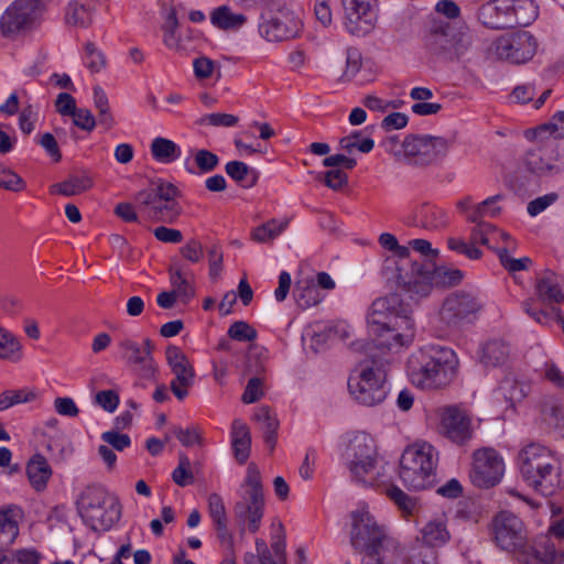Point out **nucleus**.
Returning <instances> with one entry per match:
<instances>
[{
    "mask_svg": "<svg viewBox=\"0 0 564 564\" xmlns=\"http://www.w3.org/2000/svg\"><path fill=\"white\" fill-rule=\"evenodd\" d=\"M410 304L398 293L377 299L367 317L372 345L378 349L398 351L414 339Z\"/></svg>",
    "mask_w": 564,
    "mask_h": 564,
    "instance_id": "f257e3e1",
    "label": "nucleus"
},
{
    "mask_svg": "<svg viewBox=\"0 0 564 564\" xmlns=\"http://www.w3.org/2000/svg\"><path fill=\"white\" fill-rule=\"evenodd\" d=\"M458 361L453 349L441 346H425L408 359V375L411 382L422 389H438L447 386L455 377Z\"/></svg>",
    "mask_w": 564,
    "mask_h": 564,
    "instance_id": "f03ea898",
    "label": "nucleus"
},
{
    "mask_svg": "<svg viewBox=\"0 0 564 564\" xmlns=\"http://www.w3.org/2000/svg\"><path fill=\"white\" fill-rule=\"evenodd\" d=\"M350 543L357 552L362 553L361 564H391L398 550L397 542L368 511L352 514Z\"/></svg>",
    "mask_w": 564,
    "mask_h": 564,
    "instance_id": "7ed1b4c3",
    "label": "nucleus"
},
{
    "mask_svg": "<svg viewBox=\"0 0 564 564\" xmlns=\"http://www.w3.org/2000/svg\"><path fill=\"white\" fill-rule=\"evenodd\" d=\"M522 479L544 497L552 495L560 485L561 464L547 447L531 443L518 455Z\"/></svg>",
    "mask_w": 564,
    "mask_h": 564,
    "instance_id": "20e7f679",
    "label": "nucleus"
},
{
    "mask_svg": "<svg viewBox=\"0 0 564 564\" xmlns=\"http://www.w3.org/2000/svg\"><path fill=\"white\" fill-rule=\"evenodd\" d=\"M397 283L404 290L410 299L426 297L434 286H454L462 282L464 273L459 269L436 265L431 261L419 262L412 260L411 269L402 274L398 268Z\"/></svg>",
    "mask_w": 564,
    "mask_h": 564,
    "instance_id": "39448f33",
    "label": "nucleus"
},
{
    "mask_svg": "<svg viewBox=\"0 0 564 564\" xmlns=\"http://www.w3.org/2000/svg\"><path fill=\"white\" fill-rule=\"evenodd\" d=\"M388 365L387 360L376 355L360 361L359 369H356L348 379L349 393L358 403L373 406L387 398Z\"/></svg>",
    "mask_w": 564,
    "mask_h": 564,
    "instance_id": "423d86ee",
    "label": "nucleus"
},
{
    "mask_svg": "<svg viewBox=\"0 0 564 564\" xmlns=\"http://www.w3.org/2000/svg\"><path fill=\"white\" fill-rule=\"evenodd\" d=\"M437 460V452L431 444L410 445L401 455L399 478L408 489L424 490L435 481Z\"/></svg>",
    "mask_w": 564,
    "mask_h": 564,
    "instance_id": "0eeeda50",
    "label": "nucleus"
},
{
    "mask_svg": "<svg viewBox=\"0 0 564 564\" xmlns=\"http://www.w3.org/2000/svg\"><path fill=\"white\" fill-rule=\"evenodd\" d=\"M80 517L93 530H109L120 520L121 505L101 486L86 487L77 499Z\"/></svg>",
    "mask_w": 564,
    "mask_h": 564,
    "instance_id": "6e6552de",
    "label": "nucleus"
},
{
    "mask_svg": "<svg viewBox=\"0 0 564 564\" xmlns=\"http://www.w3.org/2000/svg\"><path fill=\"white\" fill-rule=\"evenodd\" d=\"M264 496L261 474L254 463L247 468L246 478L240 487L239 500L235 503L234 514L240 527L248 524L250 532L259 530L263 517Z\"/></svg>",
    "mask_w": 564,
    "mask_h": 564,
    "instance_id": "1a4fd4ad",
    "label": "nucleus"
},
{
    "mask_svg": "<svg viewBox=\"0 0 564 564\" xmlns=\"http://www.w3.org/2000/svg\"><path fill=\"white\" fill-rule=\"evenodd\" d=\"M180 189L172 183L159 182L153 186L139 191L134 199L140 208H149L150 216L162 223L173 224L182 214L177 202Z\"/></svg>",
    "mask_w": 564,
    "mask_h": 564,
    "instance_id": "9d476101",
    "label": "nucleus"
},
{
    "mask_svg": "<svg viewBox=\"0 0 564 564\" xmlns=\"http://www.w3.org/2000/svg\"><path fill=\"white\" fill-rule=\"evenodd\" d=\"M118 348L121 359L140 379L156 382L159 366L153 357L155 345L150 338H144L142 344L123 338Z\"/></svg>",
    "mask_w": 564,
    "mask_h": 564,
    "instance_id": "9b49d317",
    "label": "nucleus"
},
{
    "mask_svg": "<svg viewBox=\"0 0 564 564\" xmlns=\"http://www.w3.org/2000/svg\"><path fill=\"white\" fill-rule=\"evenodd\" d=\"M426 46L440 55H462L470 45L467 32L457 30L451 22L434 20L425 37Z\"/></svg>",
    "mask_w": 564,
    "mask_h": 564,
    "instance_id": "f8f14e48",
    "label": "nucleus"
},
{
    "mask_svg": "<svg viewBox=\"0 0 564 564\" xmlns=\"http://www.w3.org/2000/svg\"><path fill=\"white\" fill-rule=\"evenodd\" d=\"M41 15L39 0H15L0 18L3 36L13 37L32 30Z\"/></svg>",
    "mask_w": 564,
    "mask_h": 564,
    "instance_id": "ddd939ff",
    "label": "nucleus"
},
{
    "mask_svg": "<svg viewBox=\"0 0 564 564\" xmlns=\"http://www.w3.org/2000/svg\"><path fill=\"white\" fill-rule=\"evenodd\" d=\"M448 150L444 138L409 135L403 140L402 161L415 166H427L443 158Z\"/></svg>",
    "mask_w": 564,
    "mask_h": 564,
    "instance_id": "4468645a",
    "label": "nucleus"
},
{
    "mask_svg": "<svg viewBox=\"0 0 564 564\" xmlns=\"http://www.w3.org/2000/svg\"><path fill=\"white\" fill-rule=\"evenodd\" d=\"M494 539L497 545L506 551H524L527 531L520 518L509 511L499 512L491 523Z\"/></svg>",
    "mask_w": 564,
    "mask_h": 564,
    "instance_id": "2eb2a0df",
    "label": "nucleus"
},
{
    "mask_svg": "<svg viewBox=\"0 0 564 564\" xmlns=\"http://www.w3.org/2000/svg\"><path fill=\"white\" fill-rule=\"evenodd\" d=\"M482 307L484 303L476 294L458 291L445 299L440 314L448 326H458L473 322Z\"/></svg>",
    "mask_w": 564,
    "mask_h": 564,
    "instance_id": "dca6fc26",
    "label": "nucleus"
},
{
    "mask_svg": "<svg viewBox=\"0 0 564 564\" xmlns=\"http://www.w3.org/2000/svg\"><path fill=\"white\" fill-rule=\"evenodd\" d=\"M494 47L499 59L519 65L527 63L535 55L538 42L531 33L520 31L500 36Z\"/></svg>",
    "mask_w": 564,
    "mask_h": 564,
    "instance_id": "f3484780",
    "label": "nucleus"
},
{
    "mask_svg": "<svg viewBox=\"0 0 564 564\" xmlns=\"http://www.w3.org/2000/svg\"><path fill=\"white\" fill-rule=\"evenodd\" d=\"M503 473V459L494 448H481L474 453L470 479L475 486L494 487L501 480Z\"/></svg>",
    "mask_w": 564,
    "mask_h": 564,
    "instance_id": "a211bd4d",
    "label": "nucleus"
},
{
    "mask_svg": "<svg viewBox=\"0 0 564 564\" xmlns=\"http://www.w3.org/2000/svg\"><path fill=\"white\" fill-rule=\"evenodd\" d=\"M301 29L300 19L285 3H278L270 19L260 24L261 35L270 42L294 39Z\"/></svg>",
    "mask_w": 564,
    "mask_h": 564,
    "instance_id": "6ab92c4d",
    "label": "nucleus"
},
{
    "mask_svg": "<svg viewBox=\"0 0 564 564\" xmlns=\"http://www.w3.org/2000/svg\"><path fill=\"white\" fill-rule=\"evenodd\" d=\"M165 356L166 362L174 375L170 389L176 399L182 401L188 395V390L194 384V367L187 356L177 346H167Z\"/></svg>",
    "mask_w": 564,
    "mask_h": 564,
    "instance_id": "aec40b11",
    "label": "nucleus"
},
{
    "mask_svg": "<svg viewBox=\"0 0 564 564\" xmlns=\"http://www.w3.org/2000/svg\"><path fill=\"white\" fill-rule=\"evenodd\" d=\"M375 0H340L345 29L355 36L369 34L376 25Z\"/></svg>",
    "mask_w": 564,
    "mask_h": 564,
    "instance_id": "412c9836",
    "label": "nucleus"
},
{
    "mask_svg": "<svg viewBox=\"0 0 564 564\" xmlns=\"http://www.w3.org/2000/svg\"><path fill=\"white\" fill-rule=\"evenodd\" d=\"M528 170L539 176H550L562 171L558 163L557 142L554 140L538 141L524 155Z\"/></svg>",
    "mask_w": 564,
    "mask_h": 564,
    "instance_id": "4be33fe9",
    "label": "nucleus"
},
{
    "mask_svg": "<svg viewBox=\"0 0 564 564\" xmlns=\"http://www.w3.org/2000/svg\"><path fill=\"white\" fill-rule=\"evenodd\" d=\"M440 430L443 435L456 444H464L471 437L470 420L467 414L456 405H448L440 410Z\"/></svg>",
    "mask_w": 564,
    "mask_h": 564,
    "instance_id": "5701e85b",
    "label": "nucleus"
},
{
    "mask_svg": "<svg viewBox=\"0 0 564 564\" xmlns=\"http://www.w3.org/2000/svg\"><path fill=\"white\" fill-rule=\"evenodd\" d=\"M509 0H494L482 4L478 10L479 21L487 28L503 30L511 28Z\"/></svg>",
    "mask_w": 564,
    "mask_h": 564,
    "instance_id": "b1692460",
    "label": "nucleus"
},
{
    "mask_svg": "<svg viewBox=\"0 0 564 564\" xmlns=\"http://www.w3.org/2000/svg\"><path fill=\"white\" fill-rule=\"evenodd\" d=\"M530 384L519 380L513 375H508L494 391V399L498 403H505L507 409H514L529 393Z\"/></svg>",
    "mask_w": 564,
    "mask_h": 564,
    "instance_id": "393cba45",
    "label": "nucleus"
},
{
    "mask_svg": "<svg viewBox=\"0 0 564 564\" xmlns=\"http://www.w3.org/2000/svg\"><path fill=\"white\" fill-rule=\"evenodd\" d=\"M377 448L375 441L366 433L355 435L346 449L347 465L362 463L367 460L377 459Z\"/></svg>",
    "mask_w": 564,
    "mask_h": 564,
    "instance_id": "a878e982",
    "label": "nucleus"
},
{
    "mask_svg": "<svg viewBox=\"0 0 564 564\" xmlns=\"http://www.w3.org/2000/svg\"><path fill=\"white\" fill-rule=\"evenodd\" d=\"M451 539V533L447 529L446 521L443 518H436L429 521L421 529L420 546H427L432 550L445 545Z\"/></svg>",
    "mask_w": 564,
    "mask_h": 564,
    "instance_id": "bb28decb",
    "label": "nucleus"
},
{
    "mask_svg": "<svg viewBox=\"0 0 564 564\" xmlns=\"http://www.w3.org/2000/svg\"><path fill=\"white\" fill-rule=\"evenodd\" d=\"M95 10L91 0H72L66 8V23L86 29L93 24Z\"/></svg>",
    "mask_w": 564,
    "mask_h": 564,
    "instance_id": "cd10ccee",
    "label": "nucleus"
},
{
    "mask_svg": "<svg viewBox=\"0 0 564 564\" xmlns=\"http://www.w3.org/2000/svg\"><path fill=\"white\" fill-rule=\"evenodd\" d=\"M22 510L17 506H9L0 510V547L11 545L19 534L18 519Z\"/></svg>",
    "mask_w": 564,
    "mask_h": 564,
    "instance_id": "c85d7f7f",
    "label": "nucleus"
},
{
    "mask_svg": "<svg viewBox=\"0 0 564 564\" xmlns=\"http://www.w3.org/2000/svg\"><path fill=\"white\" fill-rule=\"evenodd\" d=\"M536 295L543 304H558L564 302V293L560 286L558 278L554 272L546 271L536 281Z\"/></svg>",
    "mask_w": 564,
    "mask_h": 564,
    "instance_id": "c756f323",
    "label": "nucleus"
},
{
    "mask_svg": "<svg viewBox=\"0 0 564 564\" xmlns=\"http://www.w3.org/2000/svg\"><path fill=\"white\" fill-rule=\"evenodd\" d=\"M231 438L235 458L243 465L250 455L251 435L249 427L241 420L237 419L232 422Z\"/></svg>",
    "mask_w": 564,
    "mask_h": 564,
    "instance_id": "7c9ffc66",
    "label": "nucleus"
},
{
    "mask_svg": "<svg viewBox=\"0 0 564 564\" xmlns=\"http://www.w3.org/2000/svg\"><path fill=\"white\" fill-rule=\"evenodd\" d=\"M510 346L502 339L488 340L481 347L480 361L486 367H497L506 364L510 357Z\"/></svg>",
    "mask_w": 564,
    "mask_h": 564,
    "instance_id": "2f4dec72",
    "label": "nucleus"
},
{
    "mask_svg": "<svg viewBox=\"0 0 564 564\" xmlns=\"http://www.w3.org/2000/svg\"><path fill=\"white\" fill-rule=\"evenodd\" d=\"M26 474L32 487L41 491L46 487L52 476V469L43 455L35 454L30 458L26 465Z\"/></svg>",
    "mask_w": 564,
    "mask_h": 564,
    "instance_id": "473e14b6",
    "label": "nucleus"
},
{
    "mask_svg": "<svg viewBox=\"0 0 564 564\" xmlns=\"http://www.w3.org/2000/svg\"><path fill=\"white\" fill-rule=\"evenodd\" d=\"M352 479L364 486H376L379 484L381 476V467L379 466L378 458L362 463L355 462L347 465Z\"/></svg>",
    "mask_w": 564,
    "mask_h": 564,
    "instance_id": "72a5a7b5",
    "label": "nucleus"
},
{
    "mask_svg": "<svg viewBox=\"0 0 564 564\" xmlns=\"http://www.w3.org/2000/svg\"><path fill=\"white\" fill-rule=\"evenodd\" d=\"M23 358V345L20 338L0 325V359L17 364Z\"/></svg>",
    "mask_w": 564,
    "mask_h": 564,
    "instance_id": "f704fd0d",
    "label": "nucleus"
},
{
    "mask_svg": "<svg viewBox=\"0 0 564 564\" xmlns=\"http://www.w3.org/2000/svg\"><path fill=\"white\" fill-rule=\"evenodd\" d=\"M511 28L527 26L538 15V8L533 0H509Z\"/></svg>",
    "mask_w": 564,
    "mask_h": 564,
    "instance_id": "c9c22d12",
    "label": "nucleus"
},
{
    "mask_svg": "<svg viewBox=\"0 0 564 564\" xmlns=\"http://www.w3.org/2000/svg\"><path fill=\"white\" fill-rule=\"evenodd\" d=\"M247 21L242 13H235L229 7L221 6L213 10L210 13V22L220 30H238Z\"/></svg>",
    "mask_w": 564,
    "mask_h": 564,
    "instance_id": "e433bc0d",
    "label": "nucleus"
},
{
    "mask_svg": "<svg viewBox=\"0 0 564 564\" xmlns=\"http://www.w3.org/2000/svg\"><path fill=\"white\" fill-rule=\"evenodd\" d=\"M253 420L262 424L261 429L264 434V442L273 449L276 444L279 420L271 412L270 408L265 405L256 409Z\"/></svg>",
    "mask_w": 564,
    "mask_h": 564,
    "instance_id": "4c0bfd02",
    "label": "nucleus"
},
{
    "mask_svg": "<svg viewBox=\"0 0 564 564\" xmlns=\"http://www.w3.org/2000/svg\"><path fill=\"white\" fill-rule=\"evenodd\" d=\"M293 294L301 308L314 306L322 300L317 285L311 279L297 281L295 283Z\"/></svg>",
    "mask_w": 564,
    "mask_h": 564,
    "instance_id": "58836bf2",
    "label": "nucleus"
},
{
    "mask_svg": "<svg viewBox=\"0 0 564 564\" xmlns=\"http://www.w3.org/2000/svg\"><path fill=\"white\" fill-rule=\"evenodd\" d=\"M93 186L91 178L87 174L69 175L64 182L51 186V193L64 196L82 194Z\"/></svg>",
    "mask_w": 564,
    "mask_h": 564,
    "instance_id": "ea45409f",
    "label": "nucleus"
},
{
    "mask_svg": "<svg viewBox=\"0 0 564 564\" xmlns=\"http://www.w3.org/2000/svg\"><path fill=\"white\" fill-rule=\"evenodd\" d=\"M169 273L172 291L180 296L183 303H187L195 295V290L183 272L182 267L174 263L170 267Z\"/></svg>",
    "mask_w": 564,
    "mask_h": 564,
    "instance_id": "a19ab883",
    "label": "nucleus"
},
{
    "mask_svg": "<svg viewBox=\"0 0 564 564\" xmlns=\"http://www.w3.org/2000/svg\"><path fill=\"white\" fill-rule=\"evenodd\" d=\"M536 141L554 140L564 138V111H557L552 119L540 127L533 132Z\"/></svg>",
    "mask_w": 564,
    "mask_h": 564,
    "instance_id": "79ce46f5",
    "label": "nucleus"
},
{
    "mask_svg": "<svg viewBox=\"0 0 564 564\" xmlns=\"http://www.w3.org/2000/svg\"><path fill=\"white\" fill-rule=\"evenodd\" d=\"M151 154L158 162L171 163L181 155V149L174 141L158 137L152 140Z\"/></svg>",
    "mask_w": 564,
    "mask_h": 564,
    "instance_id": "37998d69",
    "label": "nucleus"
},
{
    "mask_svg": "<svg viewBox=\"0 0 564 564\" xmlns=\"http://www.w3.org/2000/svg\"><path fill=\"white\" fill-rule=\"evenodd\" d=\"M289 220L279 221L271 219L265 224L258 226L251 232V239L259 243H265L276 238L288 227Z\"/></svg>",
    "mask_w": 564,
    "mask_h": 564,
    "instance_id": "c03bdc74",
    "label": "nucleus"
},
{
    "mask_svg": "<svg viewBox=\"0 0 564 564\" xmlns=\"http://www.w3.org/2000/svg\"><path fill=\"white\" fill-rule=\"evenodd\" d=\"M420 220L415 225L425 229H438L444 227L447 223L446 213L437 207L424 205L419 210Z\"/></svg>",
    "mask_w": 564,
    "mask_h": 564,
    "instance_id": "a18cd8bd",
    "label": "nucleus"
},
{
    "mask_svg": "<svg viewBox=\"0 0 564 564\" xmlns=\"http://www.w3.org/2000/svg\"><path fill=\"white\" fill-rule=\"evenodd\" d=\"M36 393L28 388L8 389L0 393V412L11 406L34 401Z\"/></svg>",
    "mask_w": 564,
    "mask_h": 564,
    "instance_id": "49530a36",
    "label": "nucleus"
},
{
    "mask_svg": "<svg viewBox=\"0 0 564 564\" xmlns=\"http://www.w3.org/2000/svg\"><path fill=\"white\" fill-rule=\"evenodd\" d=\"M501 199V195H495L488 197L484 202L473 207V210L468 214V221L470 223H485V217H497L501 208L494 206L497 202Z\"/></svg>",
    "mask_w": 564,
    "mask_h": 564,
    "instance_id": "de8ad7c7",
    "label": "nucleus"
},
{
    "mask_svg": "<svg viewBox=\"0 0 564 564\" xmlns=\"http://www.w3.org/2000/svg\"><path fill=\"white\" fill-rule=\"evenodd\" d=\"M403 564H438L437 552L427 546H414L409 550Z\"/></svg>",
    "mask_w": 564,
    "mask_h": 564,
    "instance_id": "09e8293b",
    "label": "nucleus"
},
{
    "mask_svg": "<svg viewBox=\"0 0 564 564\" xmlns=\"http://www.w3.org/2000/svg\"><path fill=\"white\" fill-rule=\"evenodd\" d=\"M360 134V132L356 131L349 135L343 137L338 142L339 149L347 153H351L354 149H358L362 153L371 152L375 147L373 140L371 138H365L361 142H358Z\"/></svg>",
    "mask_w": 564,
    "mask_h": 564,
    "instance_id": "8fccbe9b",
    "label": "nucleus"
},
{
    "mask_svg": "<svg viewBox=\"0 0 564 564\" xmlns=\"http://www.w3.org/2000/svg\"><path fill=\"white\" fill-rule=\"evenodd\" d=\"M225 171L229 177H231L236 182H243L247 180L248 175L252 173V181L247 186H253L257 183L258 174L253 170H251L245 162L241 161H230L226 164Z\"/></svg>",
    "mask_w": 564,
    "mask_h": 564,
    "instance_id": "3c124183",
    "label": "nucleus"
},
{
    "mask_svg": "<svg viewBox=\"0 0 564 564\" xmlns=\"http://www.w3.org/2000/svg\"><path fill=\"white\" fill-rule=\"evenodd\" d=\"M26 184L13 170L0 163V187L11 192H21Z\"/></svg>",
    "mask_w": 564,
    "mask_h": 564,
    "instance_id": "603ef678",
    "label": "nucleus"
},
{
    "mask_svg": "<svg viewBox=\"0 0 564 564\" xmlns=\"http://www.w3.org/2000/svg\"><path fill=\"white\" fill-rule=\"evenodd\" d=\"M496 252L501 265L511 273L521 270H527L532 262L531 259L528 257H523L520 259L511 258L509 256L508 247L498 248Z\"/></svg>",
    "mask_w": 564,
    "mask_h": 564,
    "instance_id": "864d4df0",
    "label": "nucleus"
},
{
    "mask_svg": "<svg viewBox=\"0 0 564 564\" xmlns=\"http://www.w3.org/2000/svg\"><path fill=\"white\" fill-rule=\"evenodd\" d=\"M193 159L202 174L213 172L219 164L217 154L206 149L196 150L193 154Z\"/></svg>",
    "mask_w": 564,
    "mask_h": 564,
    "instance_id": "5fc2aeb1",
    "label": "nucleus"
},
{
    "mask_svg": "<svg viewBox=\"0 0 564 564\" xmlns=\"http://www.w3.org/2000/svg\"><path fill=\"white\" fill-rule=\"evenodd\" d=\"M178 28V20L176 17V12L171 10L166 15L164 24L162 25L164 35L163 42L169 48H177L178 47V36L176 34Z\"/></svg>",
    "mask_w": 564,
    "mask_h": 564,
    "instance_id": "6e6d98bb",
    "label": "nucleus"
},
{
    "mask_svg": "<svg viewBox=\"0 0 564 564\" xmlns=\"http://www.w3.org/2000/svg\"><path fill=\"white\" fill-rule=\"evenodd\" d=\"M387 495L404 513L411 514L414 511L416 499L409 496L397 486L389 487Z\"/></svg>",
    "mask_w": 564,
    "mask_h": 564,
    "instance_id": "4d7b16f0",
    "label": "nucleus"
},
{
    "mask_svg": "<svg viewBox=\"0 0 564 564\" xmlns=\"http://www.w3.org/2000/svg\"><path fill=\"white\" fill-rule=\"evenodd\" d=\"M172 479L181 487H185L194 480L193 473L191 471V462L184 453L178 454V466L172 473Z\"/></svg>",
    "mask_w": 564,
    "mask_h": 564,
    "instance_id": "13d9d810",
    "label": "nucleus"
},
{
    "mask_svg": "<svg viewBox=\"0 0 564 564\" xmlns=\"http://www.w3.org/2000/svg\"><path fill=\"white\" fill-rule=\"evenodd\" d=\"M476 226L471 229L470 232V242L473 245H490L491 239L496 236L497 228L489 223H475Z\"/></svg>",
    "mask_w": 564,
    "mask_h": 564,
    "instance_id": "bf43d9fd",
    "label": "nucleus"
},
{
    "mask_svg": "<svg viewBox=\"0 0 564 564\" xmlns=\"http://www.w3.org/2000/svg\"><path fill=\"white\" fill-rule=\"evenodd\" d=\"M564 413V409L552 399L545 400L541 404L542 419L553 427L558 426L560 420Z\"/></svg>",
    "mask_w": 564,
    "mask_h": 564,
    "instance_id": "052dcab7",
    "label": "nucleus"
},
{
    "mask_svg": "<svg viewBox=\"0 0 564 564\" xmlns=\"http://www.w3.org/2000/svg\"><path fill=\"white\" fill-rule=\"evenodd\" d=\"M238 122L237 116L221 112L208 113L198 120V124L212 127H235Z\"/></svg>",
    "mask_w": 564,
    "mask_h": 564,
    "instance_id": "680f3d73",
    "label": "nucleus"
},
{
    "mask_svg": "<svg viewBox=\"0 0 564 564\" xmlns=\"http://www.w3.org/2000/svg\"><path fill=\"white\" fill-rule=\"evenodd\" d=\"M85 64L93 73L100 72L106 65L105 55L91 42L85 45Z\"/></svg>",
    "mask_w": 564,
    "mask_h": 564,
    "instance_id": "e2e57ef3",
    "label": "nucleus"
},
{
    "mask_svg": "<svg viewBox=\"0 0 564 564\" xmlns=\"http://www.w3.org/2000/svg\"><path fill=\"white\" fill-rule=\"evenodd\" d=\"M228 336L238 341H252L257 338V330L247 322L237 321L229 327Z\"/></svg>",
    "mask_w": 564,
    "mask_h": 564,
    "instance_id": "0e129e2a",
    "label": "nucleus"
},
{
    "mask_svg": "<svg viewBox=\"0 0 564 564\" xmlns=\"http://www.w3.org/2000/svg\"><path fill=\"white\" fill-rule=\"evenodd\" d=\"M0 564H39V554L32 550H19L2 555Z\"/></svg>",
    "mask_w": 564,
    "mask_h": 564,
    "instance_id": "69168bd1",
    "label": "nucleus"
},
{
    "mask_svg": "<svg viewBox=\"0 0 564 564\" xmlns=\"http://www.w3.org/2000/svg\"><path fill=\"white\" fill-rule=\"evenodd\" d=\"M379 243L381 245L382 248L392 251L394 256H397L401 260H406L410 258L411 251L409 247L400 246L398 239L392 234H381L379 237Z\"/></svg>",
    "mask_w": 564,
    "mask_h": 564,
    "instance_id": "338daca9",
    "label": "nucleus"
},
{
    "mask_svg": "<svg viewBox=\"0 0 564 564\" xmlns=\"http://www.w3.org/2000/svg\"><path fill=\"white\" fill-rule=\"evenodd\" d=\"M263 395V380L259 376L249 379L241 397L243 403H253Z\"/></svg>",
    "mask_w": 564,
    "mask_h": 564,
    "instance_id": "774afa93",
    "label": "nucleus"
}]
</instances>
